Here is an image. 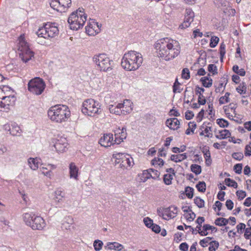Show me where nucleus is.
Instances as JSON below:
<instances>
[{
    "mask_svg": "<svg viewBox=\"0 0 251 251\" xmlns=\"http://www.w3.org/2000/svg\"><path fill=\"white\" fill-rule=\"evenodd\" d=\"M156 55L165 61H170L180 53L181 46L176 40L164 38L158 40L154 44Z\"/></svg>",
    "mask_w": 251,
    "mask_h": 251,
    "instance_id": "nucleus-1",
    "label": "nucleus"
},
{
    "mask_svg": "<svg viewBox=\"0 0 251 251\" xmlns=\"http://www.w3.org/2000/svg\"><path fill=\"white\" fill-rule=\"evenodd\" d=\"M143 61L141 53L130 50L124 54L122 57L121 66L126 71H135L141 66Z\"/></svg>",
    "mask_w": 251,
    "mask_h": 251,
    "instance_id": "nucleus-2",
    "label": "nucleus"
},
{
    "mask_svg": "<svg viewBox=\"0 0 251 251\" xmlns=\"http://www.w3.org/2000/svg\"><path fill=\"white\" fill-rule=\"evenodd\" d=\"M48 117L53 122L62 123L68 120L71 112L65 105H56L50 108L48 111Z\"/></svg>",
    "mask_w": 251,
    "mask_h": 251,
    "instance_id": "nucleus-3",
    "label": "nucleus"
},
{
    "mask_svg": "<svg viewBox=\"0 0 251 251\" xmlns=\"http://www.w3.org/2000/svg\"><path fill=\"white\" fill-rule=\"evenodd\" d=\"M38 36V42L40 44L46 42L45 39L54 38L59 34L57 25L55 23H47L43 27L39 28L36 32Z\"/></svg>",
    "mask_w": 251,
    "mask_h": 251,
    "instance_id": "nucleus-4",
    "label": "nucleus"
},
{
    "mask_svg": "<svg viewBox=\"0 0 251 251\" xmlns=\"http://www.w3.org/2000/svg\"><path fill=\"white\" fill-rule=\"evenodd\" d=\"M86 19L87 15L84 13L83 9L79 8L70 15L68 22L71 29L77 30L83 27Z\"/></svg>",
    "mask_w": 251,
    "mask_h": 251,
    "instance_id": "nucleus-5",
    "label": "nucleus"
},
{
    "mask_svg": "<svg viewBox=\"0 0 251 251\" xmlns=\"http://www.w3.org/2000/svg\"><path fill=\"white\" fill-rule=\"evenodd\" d=\"M81 111L85 115L95 117L101 113V104L94 99H87L82 103Z\"/></svg>",
    "mask_w": 251,
    "mask_h": 251,
    "instance_id": "nucleus-6",
    "label": "nucleus"
},
{
    "mask_svg": "<svg viewBox=\"0 0 251 251\" xmlns=\"http://www.w3.org/2000/svg\"><path fill=\"white\" fill-rule=\"evenodd\" d=\"M18 50L20 51L19 56L24 63H27L34 56V52L30 50L25 35H21L18 38Z\"/></svg>",
    "mask_w": 251,
    "mask_h": 251,
    "instance_id": "nucleus-7",
    "label": "nucleus"
},
{
    "mask_svg": "<svg viewBox=\"0 0 251 251\" xmlns=\"http://www.w3.org/2000/svg\"><path fill=\"white\" fill-rule=\"evenodd\" d=\"M97 69L100 71H107L112 69L113 61L105 53L95 55L93 57Z\"/></svg>",
    "mask_w": 251,
    "mask_h": 251,
    "instance_id": "nucleus-8",
    "label": "nucleus"
},
{
    "mask_svg": "<svg viewBox=\"0 0 251 251\" xmlns=\"http://www.w3.org/2000/svg\"><path fill=\"white\" fill-rule=\"evenodd\" d=\"M112 157L115 159V165L119 164V167L123 170H129L134 164L133 159L128 154L117 152Z\"/></svg>",
    "mask_w": 251,
    "mask_h": 251,
    "instance_id": "nucleus-9",
    "label": "nucleus"
},
{
    "mask_svg": "<svg viewBox=\"0 0 251 251\" xmlns=\"http://www.w3.org/2000/svg\"><path fill=\"white\" fill-rule=\"evenodd\" d=\"M46 84L40 77H35L29 81L28 84V90L37 95H41L44 91Z\"/></svg>",
    "mask_w": 251,
    "mask_h": 251,
    "instance_id": "nucleus-10",
    "label": "nucleus"
},
{
    "mask_svg": "<svg viewBox=\"0 0 251 251\" xmlns=\"http://www.w3.org/2000/svg\"><path fill=\"white\" fill-rule=\"evenodd\" d=\"M50 7L60 12H66L71 6V0H49Z\"/></svg>",
    "mask_w": 251,
    "mask_h": 251,
    "instance_id": "nucleus-11",
    "label": "nucleus"
},
{
    "mask_svg": "<svg viewBox=\"0 0 251 251\" xmlns=\"http://www.w3.org/2000/svg\"><path fill=\"white\" fill-rule=\"evenodd\" d=\"M68 145L67 139L63 137L52 138L50 143V147H54L56 151L58 153L66 151Z\"/></svg>",
    "mask_w": 251,
    "mask_h": 251,
    "instance_id": "nucleus-12",
    "label": "nucleus"
},
{
    "mask_svg": "<svg viewBox=\"0 0 251 251\" xmlns=\"http://www.w3.org/2000/svg\"><path fill=\"white\" fill-rule=\"evenodd\" d=\"M16 101L15 97H10L0 99V111L8 112L15 104Z\"/></svg>",
    "mask_w": 251,
    "mask_h": 251,
    "instance_id": "nucleus-13",
    "label": "nucleus"
},
{
    "mask_svg": "<svg viewBox=\"0 0 251 251\" xmlns=\"http://www.w3.org/2000/svg\"><path fill=\"white\" fill-rule=\"evenodd\" d=\"M100 24H99L94 20H91L85 27L86 32L89 35L95 36L100 32Z\"/></svg>",
    "mask_w": 251,
    "mask_h": 251,
    "instance_id": "nucleus-14",
    "label": "nucleus"
},
{
    "mask_svg": "<svg viewBox=\"0 0 251 251\" xmlns=\"http://www.w3.org/2000/svg\"><path fill=\"white\" fill-rule=\"evenodd\" d=\"M177 211L176 206H171L164 209L162 213L159 212V215L162 216L164 219L168 220L176 217Z\"/></svg>",
    "mask_w": 251,
    "mask_h": 251,
    "instance_id": "nucleus-15",
    "label": "nucleus"
},
{
    "mask_svg": "<svg viewBox=\"0 0 251 251\" xmlns=\"http://www.w3.org/2000/svg\"><path fill=\"white\" fill-rule=\"evenodd\" d=\"M99 143L101 146L110 147L111 145L116 144V138L115 140L113 139V135L112 133L104 134L100 138Z\"/></svg>",
    "mask_w": 251,
    "mask_h": 251,
    "instance_id": "nucleus-16",
    "label": "nucleus"
},
{
    "mask_svg": "<svg viewBox=\"0 0 251 251\" xmlns=\"http://www.w3.org/2000/svg\"><path fill=\"white\" fill-rule=\"evenodd\" d=\"M5 130L9 132V133L13 136H19L21 133V129L20 126L15 123L4 126Z\"/></svg>",
    "mask_w": 251,
    "mask_h": 251,
    "instance_id": "nucleus-17",
    "label": "nucleus"
},
{
    "mask_svg": "<svg viewBox=\"0 0 251 251\" xmlns=\"http://www.w3.org/2000/svg\"><path fill=\"white\" fill-rule=\"evenodd\" d=\"M132 104L131 101L128 100H125L123 103H120L119 106L121 107L122 115H126L132 111Z\"/></svg>",
    "mask_w": 251,
    "mask_h": 251,
    "instance_id": "nucleus-18",
    "label": "nucleus"
},
{
    "mask_svg": "<svg viewBox=\"0 0 251 251\" xmlns=\"http://www.w3.org/2000/svg\"><path fill=\"white\" fill-rule=\"evenodd\" d=\"M15 97L14 91L10 87L6 85H3L0 87V99L3 98Z\"/></svg>",
    "mask_w": 251,
    "mask_h": 251,
    "instance_id": "nucleus-19",
    "label": "nucleus"
},
{
    "mask_svg": "<svg viewBox=\"0 0 251 251\" xmlns=\"http://www.w3.org/2000/svg\"><path fill=\"white\" fill-rule=\"evenodd\" d=\"M46 226L44 220L40 216H36L34 218V224L32 225L33 230H42Z\"/></svg>",
    "mask_w": 251,
    "mask_h": 251,
    "instance_id": "nucleus-20",
    "label": "nucleus"
},
{
    "mask_svg": "<svg viewBox=\"0 0 251 251\" xmlns=\"http://www.w3.org/2000/svg\"><path fill=\"white\" fill-rule=\"evenodd\" d=\"M115 136L116 144H119L123 141L124 139L126 138V129L123 127L121 129L120 128L116 129L115 132Z\"/></svg>",
    "mask_w": 251,
    "mask_h": 251,
    "instance_id": "nucleus-21",
    "label": "nucleus"
},
{
    "mask_svg": "<svg viewBox=\"0 0 251 251\" xmlns=\"http://www.w3.org/2000/svg\"><path fill=\"white\" fill-rule=\"evenodd\" d=\"M36 215L33 213H25L23 214V218L25 224L32 228V225L34 224V218Z\"/></svg>",
    "mask_w": 251,
    "mask_h": 251,
    "instance_id": "nucleus-22",
    "label": "nucleus"
},
{
    "mask_svg": "<svg viewBox=\"0 0 251 251\" xmlns=\"http://www.w3.org/2000/svg\"><path fill=\"white\" fill-rule=\"evenodd\" d=\"M180 122L177 118H170L166 121V125L171 129L176 130L179 128Z\"/></svg>",
    "mask_w": 251,
    "mask_h": 251,
    "instance_id": "nucleus-23",
    "label": "nucleus"
},
{
    "mask_svg": "<svg viewBox=\"0 0 251 251\" xmlns=\"http://www.w3.org/2000/svg\"><path fill=\"white\" fill-rule=\"evenodd\" d=\"M78 168L74 162H71L69 165V174L70 178H73L78 180Z\"/></svg>",
    "mask_w": 251,
    "mask_h": 251,
    "instance_id": "nucleus-24",
    "label": "nucleus"
},
{
    "mask_svg": "<svg viewBox=\"0 0 251 251\" xmlns=\"http://www.w3.org/2000/svg\"><path fill=\"white\" fill-rule=\"evenodd\" d=\"M119 105L120 103L109 105V110L110 113L116 115H121L122 114L121 107Z\"/></svg>",
    "mask_w": 251,
    "mask_h": 251,
    "instance_id": "nucleus-25",
    "label": "nucleus"
},
{
    "mask_svg": "<svg viewBox=\"0 0 251 251\" xmlns=\"http://www.w3.org/2000/svg\"><path fill=\"white\" fill-rule=\"evenodd\" d=\"M194 13L190 9H187L186 10V13L184 19V21L186 24L191 25V23L194 20Z\"/></svg>",
    "mask_w": 251,
    "mask_h": 251,
    "instance_id": "nucleus-26",
    "label": "nucleus"
},
{
    "mask_svg": "<svg viewBox=\"0 0 251 251\" xmlns=\"http://www.w3.org/2000/svg\"><path fill=\"white\" fill-rule=\"evenodd\" d=\"M28 164L30 168L34 171L39 168V161L37 158H29L27 160Z\"/></svg>",
    "mask_w": 251,
    "mask_h": 251,
    "instance_id": "nucleus-27",
    "label": "nucleus"
},
{
    "mask_svg": "<svg viewBox=\"0 0 251 251\" xmlns=\"http://www.w3.org/2000/svg\"><path fill=\"white\" fill-rule=\"evenodd\" d=\"M65 193L60 189L56 190L54 192L53 200L56 203L62 201L63 198L65 197Z\"/></svg>",
    "mask_w": 251,
    "mask_h": 251,
    "instance_id": "nucleus-28",
    "label": "nucleus"
},
{
    "mask_svg": "<svg viewBox=\"0 0 251 251\" xmlns=\"http://www.w3.org/2000/svg\"><path fill=\"white\" fill-rule=\"evenodd\" d=\"M187 158L186 153L173 154L171 156V160L175 162H180Z\"/></svg>",
    "mask_w": 251,
    "mask_h": 251,
    "instance_id": "nucleus-29",
    "label": "nucleus"
},
{
    "mask_svg": "<svg viewBox=\"0 0 251 251\" xmlns=\"http://www.w3.org/2000/svg\"><path fill=\"white\" fill-rule=\"evenodd\" d=\"M107 246L109 250H114L117 251H121L124 248L123 245L116 242L108 243Z\"/></svg>",
    "mask_w": 251,
    "mask_h": 251,
    "instance_id": "nucleus-30",
    "label": "nucleus"
},
{
    "mask_svg": "<svg viewBox=\"0 0 251 251\" xmlns=\"http://www.w3.org/2000/svg\"><path fill=\"white\" fill-rule=\"evenodd\" d=\"M216 3L224 12H226L225 10L230 7V3L226 0H216Z\"/></svg>",
    "mask_w": 251,
    "mask_h": 251,
    "instance_id": "nucleus-31",
    "label": "nucleus"
},
{
    "mask_svg": "<svg viewBox=\"0 0 251 251\" xmlns=\"http://www.w3.org/2000/svg\"><path fill=\"white\" fill-rule=\"evenodd\" d=\"M48 167H49V170L48 171L43 172L42 174L50 179H51L53 176L51 170L55 169L56 168V166L52 164H48Z\"/></svg>",
    "mask_w": 251,
    "mask_h": 251,
    "instance_id": "nucleus-32",
    "label": "nucleus"
},
{
    "mask_svg": "<svg viewBox=\"0 0 251 251\" xmlns=\"http://www.w3.org/2000/svg\"><path fill=\"white\" fill-rule=\"evenodd\" d=\"M231 135L230 132L226 129H224L219 132V134L216 135V137L219 139H223L229 137Z\"/></svg>",
    "mask_w": 251,
    "mask_h": 251,
    "instance_id": "nucleus-33",
    "label": "nucleus"
},
{
    "mask_svg": "<svg viewBox=\"0 0 251 251\" xmlns=\"http://www.w3.org/2000/svg\"><path fill=\"white\" fill-rule=\"evenodd\" d=\"M140 178V181L141 182H146L148 179H150L151 178V175L149 172V170H144L143 171L142 173L141 174L139 175Z\"/></svg>",
    "mask_w": 251,
    "mask_h": 251,
    "instance_id": "nucleus-34",
    "label": "nucleus"
},
{
    "mask_svg": "<svg viewBox=\"0 0 251 251\" xmlns=\"http://www.w3.org/2000/svg\"><path fill=\"white\" fill-rule=\"evenodd\" d=\"M201 81L202 82V85L205 87L209 88L212 84V79L207 77H201Z\"/></svg>",
    "mask_w": 251,
    "mask_h": 251,
    "instance_id": "nucleus-35",
    "label": "nucleus"
},
{
    "mask_svg": "<svg viewBox=\"0 0 251 251\" xmlns=\"http://www.w3.org/2000/svg\"><path fill=\"white\" fill-rule=\"evenodd\" d=\"M228 223V220L224 218H218L215 221V224L217 226H225Z\"/></svg>",
    "mask_w": 251,
    "mask_h": 251,
    "instance_id": "nucleus-36",
    "label": "nucleus"
},
{
    "mask_svg": "<svg viewBox=\"0 0 251 251\" xmlns=\"http://www.w3.org/2000/svg\"><path fill=\"white\" fill-rule=\"evenodd\" d=\"M191 170L192 172L197 175L200 174L201 172V166L197 164L191 165Z\"/></svg>",
    "mask_w": 251,
    "mask_h": 251,
    "instance_id": "nucleus-37",
    "label": "nucleus"
},
{
    "mask_svg": "<svg viewBox=\"0 0 251 251\" xmlns=\"http://www.w3.org/2000/svg\"><path fill=\"white\" fill-rule=\"evenodd\" d=\"M182 89L180 88V83L178 82V79L176 78L173 85V92L174 93H180Z\"/></svg>",
    "mask_w": 251,
    "mask_h": 251,
    "instance_id": "nucleus-38",
    "label": "nucleus"
},
{
    "mask_svg": "<svg viewBox=\"0 0 251 251\" xmlns=\"http://www.w3.org/2000/svg\"><path fill=\"white\" fill-rule=\"evenodd\" d=\"M225 184L228 186L232 187L235 188H237V183L234 180L231 179L229 178H226L225 179Z\"/></svg>",
    "mask_w": 251,
    "mask_h": 251,
    "instance_id": "nucleus-39",
    "label": "nucleus"
},
{
    "mask_svg": "<svg viewBox=\"0 0 251 251\" xmlns=\"http://www.w3.org/2000/svg\"><path fill=\"white\" fill-rule=\"evenodd\" d=\"M148 170L150 175L151 176V178H152L153 179H156L159 177L160 173L159 171L153 169H150Z\"/></svg>",
    "mask_w": 251,
    "mask_h": 251,
    "instance_id": "nucleus-40",
    "label": "nucleus"
},
{
    "mask_svg": "<svg viewBox=\"0 0 251 251\" xmlns=\"http://www.w3.org/2000/svg\"><path fill=\"white\" fill-rule=\"evenodd\" d=\"M173 179V176L172 174H165L164 175L163 181L166 185L171 184Z\"/></svg>",
    "mask_w": 251,
    "mask_h": 251,
    "instance_id": "nucleus-41",
    "label": "nucleus"
},
{
    "mask_svg": "<svg viewBox=\"0 0 251 251\" xmlns=\"http://www.w3.org/2000/svg\"><path fill=\"white\" fill-rule=\"evenodd\" d=\"M194 202L200 208L204 206V201L200 197H196L194 199Z\"/></svg>",
    "mask_w": 251,
    "mask_h": 251,
    "instance_id": "nucleus-42",
    "label": "nucleus"
},
{
    "mask_svg": "<svg viewBox=\"0 0 251 251\" xmlns=\"http://www.w3.org/2000/svg\"><path fill=\"white\" fill-rule=\"evenodd\" d=\"M230 93L227 92L225 94L224 96L221 97L219 99V103L221 104H223L226 103H227L229 101V96Z\"/></svg>",
    "mask_w": 251,
    "mask_h": 251,
    "instance_id": "nucleus-43",
    "label": "nucleus"
},
{
    "mask_svg": "<svg viewBox=\"0 0 251 251\" xmlns=\"http://www.w3.org/2000/svg\"><path fill=\"white\" fill-rule=\"evenodd\" d=\"M246 84L244 82H242L240 85L236 88L237 92L240 94H245L246 92Z\"/></svg>",
    "mask_w": 251,
    "mask_h": 251,
    "instance_id": "nucleus-44",
    "label": "nucleus"
},
{
    "mask_svg": "<svg viewBox=\"0 0 251 251\" xmlns=\"http://www.w3.org/2000/svg\"><path fill=\"white\" fill-rule=\"evenodd\" d=\"M185 192L186 196L189 198L192 199L194 195V189L190 187H186L185 188Z\"/></svg>",
    "mask_w": 251,
    "mask_h": 251,
    "instance_id": "nucleus-45",
    "label": "nucleus"
},
{
    "mask_svg": "<svg viewBox=\"0 0 251 251\" xmlns=\"http://www.w3.org/2000/svg\"><path fill=\"white\" fill-rule=\"evenodd\" d=\"M196 187L199 191L204 192L206 190L205 183L203 181H200L196 185Z\"/></svg>",
    "mask_w": 251,
    "mask_h": 251,
    "instance_id": "nucleus-46",
    "label": "nucleus"
},
{
    "mask_svg": "<svg viewBox=\"0 0 251 251\" xmlns=\"http://www.w3.org/2000/svg\"><path fill=\"white\" fill-rule=\"evenodd\" d=\"M151 163L153 165L155 166H159L161 167L164 164V161L161 158H154V159L152 160Z\"/></svg>",
    "mask_w": 251,
    "mask_h": 251,
    "instance_id": "nucleus-47",
    "label": "nucleus"
},
{
    "mask_svg": "<svg viewBox=\"0 0 251 251\" xmlns=\"http://www.w3.org/2000/svg\"><path fill=\"white\" fill-rule=\"evenodd\" d=\"M209 251H215L219 247V243L217 241H212L209 243Z\"/></svg>",
    "mask_w": 251,
    "mask_h": 251,
    "instance_id": "nucleus-48",
    "label": "nucleus"
},
{
    "mask_svg": "<svg viewBox=\"0 0 251 251\" xmlns=\"http://www.w3.org/2000/svg\"><path fill=\"white\" fill-rule=\"evenodd\" d=\"M219 41V39L218 37L216 36H213L211 38L210 43V47L211 48H214L215 47L218 42Z\"/></svg>",
    "mask_w": 251,
    "mask_h": 251,
    "instance_id": "nucleus-49",
    "label": "nucleus"
},
{
    "mask_svg": "<svg viewBox=\"0 0 251 251\" xmlns=\"http://www.w3.org/2000/svg\"><path fill=\"white\" fill-rule=\"evenodd\" d=\"M103 245V243L102 241L100 240H96L95 241L94 243V247L95 248V250L96 251H99L101 250L102 246Z\"/></svg>",
    "mask_w": 251,
    "mask_h": 251,
    "instance_id": "nucleus-50",
    "label": "nucleus"
},
{
    "mask_svg": "<svg viewBox=\"0 0 251 251\" xmlns=\"http://www.w3.org/2000/svg\"><path fill=\"white\" fill-rule=\"evenodd\" d=\"M182 77L185 79H188L190 78V72L188 68H184L182 71Z\"/></svg>",
    "mask_w": 251,
    "mask_h": 251,
    "instance_id": "nucleus-51",
    "label": "nucleus"
},
{
    "mask_svg": "<svg viewBox=\"0 0 251 251\" xmlns=\"http://www.w3.org/2000/svg\"><path fill=\"white\" fill-rule=\"evenodd\" d=\"M217 124L220 126L222 127H227L228 126V123L227 121L224 120L223 119H218L217 120Z\"/></svg>",
    "mask_w": 251,
    "mask_h": 251,
    "instance_id": "nucleus-52",
    "label": "nucleus"
},
{
    "mask_svg": "<svg viewBox=\"0 0 251 251\" xmlns=\"http://www.w3.org/2000/svg\"><path fill=\"white\" fill-rule=\"evenodd\" d=\"M208 70L209 72L212 73L213 75H215L217 73V67L214 64H209L208 66Z\"/></svg>",
    "mask_w": 251,
    "mask_h": 251,
    "instance_id": "nucleus-53",
    "label": "nucleus"
},
{
    "mask_svg": "<svg viewBox=\"0 0 251 251\" xmlns=\"http://www.w3.org/2000/svg\"><path fill=\"white\" fill-rule=\"evenodd\" d=\"M145 225L148 227L151 228L153 225V221L148 217L145 218L143 220Z\"/></svg>",
    "mask_w": 251,
    "mask_h": 251,
    "instance_id": "nucleus-54",
    "label": "nucleus"
},
{
    "mask_svg": "<svg viewBox=\"0 0 251 251\" xmlns=\"http://www.w3.org/2000/svg\"><path fill=\"white\" fill-rule=\"evenodd\" d=\"M211 239V238L210 237H206L201 240L200 242V244L203 247H206L208 244H209V241Z\"/></svg>",
    "mask_w": 251,
    "mask_h": 251,
    "instance_id": "nucleus-55",
    "label": "nucleus"
},
{
    "mask_svg": "<svg viewBox=\"0 0 251 251\" xmlns=\"http://www.w3.org/2000/svg\"><path fill=\"white\" fill-rule=\"evenodd\" d=\"M191 213H187L185 215V217L186 218V219L189 221H192L194 220V219L196 217V215L193 212H190Z\"/></svg>",
    "mask_w": 251,
    "mask_h": 251,
    "instance_id": "nucleus-56",
    "label": "nucleus"
},
{
    "mask_svg": "<svg viewBox=\"0 0 251 251\" xmlns=\"http://www.w3.org/2000/svg\"><path fill=\"white\" fill-rule=\"evenodd\" d=\"M203 131H204V133L206 134V135H205L206 137H212V133H211L212 128L211 127L206 126Z\"/></svg>",
    "mask_w": 251,
    "mask_h": 251,
    "instance_id": "nucleus-57",
    "label": "nucleus"
},
{
    "mask_svg": "<svg viewBox=\"0 0 251 251\" xmlns=\"http://www.w3.org/2000/svg\"><path fill=\"white\" fill-rule=\"evenodd\" d=\"M186 149V147L185 146H181L180 148H178L177 147H174L172 149V151L174 153H179L184 151Z\"/></svg>",
    "mask_w": 251,
    "mask_h": 251,
    "instance_id": "nucleus-58",
    "label": "nucleus"
},
{
    "mask_svg": "<svg viewBox=\"0 0 251 251\" xmlns=\"http://www.w3.org/2000/svg\"><path fill=\"white\" fill-rule=\"evenodd\" d=\"M91 82L94 87H99V84L101 83L100 79L99 77H95L92 80Z\"/></svg>",
    "mask_w": 251,
    "mask_h": 251,
    "instance_id": "nucleus-59",
    "label": "nucleus"
},
{
    "mask_svg": "<svg viewBox=\"0 0 251 251\" xmlns=\"http://www.w3.org/2000/svg\"><path fill=\"white\" fill-rule=\"evenodd\" d=\"M236 194L238 196V199L240 200L243 199L246 196V192L242 190L237 191L236 192Z\"/></svg>",
    "mask_w": 251,
    "mask_h": 251,
    "instance_id": "nucleus-60",
    "label": "nucleus"
},
{
    "mask_svg": "<svg viewBox=\"0 0 251 251\" xmlns=\"http://www.w3.org/2000/svg\"><path fill=\"white\" fill-rule=\"evenodd\" d=\"M245 227H246V225L244 224L240 223L236 226L237 232L239 233H243Z\"/></svg>",
    "mask_w": 251,
    "mask_h": 251,
    "instance_id": "nucleus-61",
    "label": "nucleus"
},
{
    "mask_svg": "<svg viewBox=\"0 0 251 251\" xmlns=\"http://www.w3.org/2000/svg\"><path fill=\"white\" fill-rule=\"evenodd\" d=\"M242 164H237L234 166V170L237 174H240L242 172Z\"/></svg>",
    "mask_w": 251,
    "mask_h": 251,
    "instance_id": "nucleus-62",
    "label": "nucleus"
},
{
    "mask_svg": "<svg viewBox=\"0 0 251 251\" xmlns=\"http://www.w3.org/2000/svg\"><path fill=\"white\" fill-rule=\"evenodd\" d=\"M245 155L247 156L251 155V143L246 146L245 149Z\"/></svg>",
    "mask_w": 251,
    "mask_h": 251,
    "instance_id": "nucleus-63",
    "label": "nucleus"
},
{
    "mask_svg": "<svg viewBox=\"0 0 251 251\" xmlns=\"http://www.w3.org/2000/svg\"><path fill=\"white\" fill-rule=\"evenodd\" d=\"M198 102L199 104L204 105L206 103V100L205 97L203 96L202 94H200L199 95L198 97Z\"/></svg>",
    "mask_w": 251,
    "mask_h": 251,
    "instance_id": "nucleus-64",
    "label": "nucleus"
}]
</instances>
